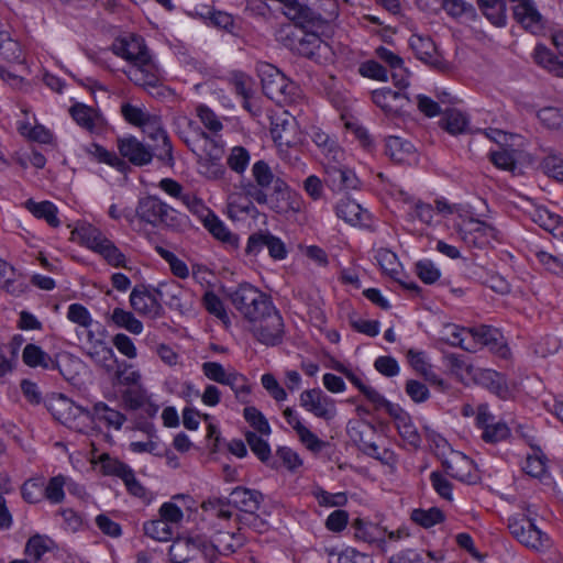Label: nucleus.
<instances>
[{"label": "nucleus", "mask_w": 563, "mask_h": 563, "mask_svg": "<svg viewBox=\"0 0 563 563\" xmlns=\"http://www.w3.org/2000/svg\"><path fill=\"white\" fill-rule=\"evenodd\" d=\"M533 220L545 231H549L556 235L555 231L559 230L563 223H561V218L549 211L548 209L540 208L534 211Z\"/></svg>", "instance_id": "nucleus-59"}, {"label": "nucleus", "mask_w": 563, "mask_h": 563, "mask_svg": "<svg viewBox=\"0 0 563 563\" xmlns=\"http://www.w3.org/2000/svg\"><path fill=\"white\" fill-rule=\"evenodd\" d=\"M277 40L291 52L309 59H319L325 44L316 33H305L297 25H286L278 32Z\"/></svg>", "instance_id": "nucleus-4"}, {"label": "nucleus", "mask_w": 563, "mask_h": 563, "mask_svg": "<svg viewBox=\"0 0 563 563\" xmlns=\"http://www.w3.org/2000/svg\"><path fill=\"white\" fill-rule=\"evenodd\" d=\"M114 53L130 62V65L142 62L151 56L144 38L135 34H130L115 44Z\"/></svg>", "instance_id": "nucleus-22"}, {"label": "nucleus", "mask_w": 563, "mask_h": 563, "mask_svg": "<svg viewBox=\"0 0 563 563\" xmlns=\"http://www.w3.org/2000/svg\"><path fill=\"white\" fill-rule=\"evenodd\" d=\"M514 16L525 30L532 34L541 33L544 27L543 16L532 0H523V2L517 3L514 7Z\"/></svg>", "instance_id": "nucleus-21"}, {"label": "nucleus", "mask_w": 563, "mask_h": 563, "mask_svg": "<svg viewBox=\"0 0 563 563\" xmlns=\"http://www.w3.org/2000/svg\"><path fill=\"white\" fill-rule=\"evenodd\" d=\"M340 163L341 161L336 163L333 159H328V163L324 166L325 185L332 191L356 189L360 181L355 173Z\"/></svg>", "instance_id": "nucleus-13"}, {"label": "nucleus", "mask_w": 563, "mask_h": 563, "mask_svg": "<svg viewBox=\"0 0 563 563\" xmlns=\"http://www.w3.org/2000/svg\"><path fill=\"white\" fill-rule=\"evenodd\" d=\"M229 298L247 322L256 321L257 316H263L274 305L266 294L249 283H242L232 289Z\"/></svg>", "instance_id": "nucleus-2"}, {"label": "nucleus", "mask_w": 563, "mask_h": 563, "mask_svg": "<svg viewBox=\"0 0 563 563\" xmlns=\"http://www.w3.org/2000/svg\"><path fill=\"white\" fill-rule=\"evenodd\" d=\"M250 159V152L245 147L234 146L227 158V164L231 170L242 175L246 170Z\"/></svg>", "instance_id": "nucleus-55"}, {"label": "nucleus", "mask_w": 563, "mask_h": 563, "mask_svg": "<svg viewBox=\"0 0 563 563\" xmlns=\"http://www.w3.org/2000/svg\"><path fill=\"white\" fill-rule=\"evenodd\" d=\"M476 426L482 429V439L486 443H497L506 440L510 435V429L503 421H495L488 406L482 404L477 407Z\"/></svg>", "instance_id": "nucleus-11"}, {"label": "nucleus", "mask_w": 563, "mask_h": 563, "mask_svg": "<svg viewBox=\"0 0 563 563\" xmlns=\"http://www.w3.org/2000/svg\"><path fill=\"white\" fill-rule=\"evenodd\" d=\"M76 410L91 422L103 423L107 428L120 430L126 417L119 410L110 408L106 402H96L92 409L75 406Z\"/></svg>", "instance_id": "nucleus-15"}, {"label": "nucleus", "mask_w": 563, "mask_h": 563, "mask_svg": "<svg viewBox=\"0 0 563 563\" xmlns=\"http://www.w3.org/2000/svg\"><path fill=\"white\" fill-rule=\"evenodd\" d=\"M90 153L99 163H104L118 170H123L125 167V162L122 158H120L114 152L108 151L99 144H92Z\"/></svg>", "instance_id": "nucleus-62"}, {"label": "nucleus", "mask_w": 563, "mask_h": 563, "mask_svg": "<svg viewBox=\"0 0 563 563\" xmlns=\"http://www.w3.org/2000/svg\"><path fill=\"white\" fill-rule=\"evenodd\" d=\"M203 306L206 310L220 319L223 323L229 324L230 318L224 308V305L220 297L216 295L213 291H207L202 298Z\"/></svg>", "instance_id": "nucleus-56"}, {"label": "nucleus", "mask_w": 563, "mask_h": 563, "mask_svg": "<svg viewBox=\"0 0 563 563\" xmlns=\"http://www.w3.org/2000/svg\"><path fill=\"white\" fill-rule=\"evenodd\" d=\"M0 58L10 63L21 58L20 44L5 31H0Z\"/></svg>", "instance_id": "nucleus-53"}, {"label": "nucleus", "mask_w": 563, "mask_h": 563, "mask_svg": "<svg viewBox=\"0 0 563 563\" xmlns=\"http://www.w3.org/2000/svg\"><path fill=\"white\" fill-rule=\"evenodd\" d=\"M111 321L118 327L125 329L132 334L139 335L143 332V323L130 311L122 308H114L111 314Z\"/></svg>", "instance_id": "nucleus-42"}, {"label": "nucleus", "mask_w": 563, "mask_h": 563, "mask_svg": "<svg viewBox=\"0 0 563 563\" xmlns=\"http://www.w3.org/2000/svg\"><path fill=\"white\" fill-rule=\"evenodd\" d=\"M300 406L313 416L331 420L336 415L334 400L323 394L320 388L303 390L300 394Z\"/></svg>", "instance_id": "nucleus-12"}, {"label": "nucleus", "mask_w": 563, "mask_h": 563, "mask_svg": "<svg viewBox=\"0 0 563 563\" xmlns=\"http://www.w3.org/2000/svg\"><path fill=\"white\" fill-rule=\"evenodd\" d=\"M313 143L322 150V153L328 159H333L339 163L343 158V151L338 143L330 137L329 134L319 128H313L311 132Z\"/></svg>", "instance_id": "nucleus-34"}, {"label": "nucleus", "mask_w": 563, "mask_h": 563, "mask_svg": "<svg viewBox=\"0 0 563 563\" xmlns=\"http://www.w3.org/2000/svg\"><path fill=\"white\" fill-rule=\"evenodd\" d=\"M68 483V477L58 474L51 477L47 482L44 479V499L53 505L62 504L65 500V487Z\"/></svg>", "instance_id": "nucleus-39"}, {"label": "nucleus", "mask_w": 563, "mask_h": 563, "mask_svg": "<svg viewBox=\"0 0 563 563\" xmlns=\"http://www.w3.org/2000/svg\"><path fill=\"white\" fill-rule=\"evenodd\" d=\"M25 208L35 218L45 220L51 227H59L60 221L57 218L58 209L53 202L48 200L36 202L29 199L25 201Z\"/></svg>", "instance_id": "nucleus-33"}, {"label": "nucleus", "mask_w": 563, "mask_h": 563, "mask_svg": "<svg viewBox=\"0 0 563 563\" xmlns=\"http://www.w3.org/2000/svg\"><path fill=\"white\" fill-rule=\"evenodd\" d=\"M202 224L217 240L232 247L239 246V238L227 228L224 222L214 212Z\"/></svg>", "instance_id": "nucleus-35"}, {"label": "nucleus", "mask_w": 563, "mask_h": 563, "mask_svg": "<svg viewBox=\"0 0 563 563\" xmlns=\"http://www.w3.org/2000/svg\"><path fill=\"white\" fill-rule=\"evenodd\" d=\"M498 336H500L499 332L489 325H479L470 329V342L476 344L489 346L494 349L497 344Z\"/></svg>", "instance_id": "nucleus-43"}, {"label": "nucleus", "mask_w": 563, "mask_h": 563, "mask_svg": "<svg viewBox=\"0 0 563 563\" xmlns=\"http://www.w3.org/2000/svg\"><path fill=\"white\" fill-rule=\"evenodd\" d=\"M295 119H285L282 122L277 120L271 131L274 141L279 145L290 146L295 142Z\"/></svg>", "instance_id": "nucleus-49"}, {"label": "nucleus", "mask_w": 563, "mask_h": 563, "mask_svg": "<svg viewBox=\"0 0 563 563\" xmlns=\"http://www.w3.org/2000/svg\"><path fill=\"white\" fill-rule=\"evenodd\" d=\"M243 417L246 422L261 434H271L272 430L267 419L256 407H245L243 410Z\"/></svg>", "instance_id": "nucleus-57"}, {"label": "nucleus", "mask_w": 563, "mask_h": 563, "mask_svg": "<svg viewBox=\"0 0 563 563\" xmlns=\"http://www.w3.org/2000/svg\"><path fill=\"white\" fill-rule=\"evenodd\" d=\"M214 150L216 154L212 157L205 159L202 163H200L201 167L205 168L203 175L208 179L212 180L221 179L225 174V168L220 163V155L222 153V150L217 146L214 147Z\"/></svg>", "instance_id": "nucleus-61"}, {"label": "nucleus", "mask_w": 563, "mask_h": 563, "mask_svg": "<svg viewBox=\"0 0 563 563\" xmlns=\"http://www.w3.org/2000/svg\"><path fill=\"white\" fill-rule=\"evenodd\" d=\"M102 256V258L113 267H125L126 257L125 255L117 247V245L110 240L106 239L99 249L95 252Z\"/></svg>", "instance_id": "nucleus-48"}, {"label": "nucleus", "mask_w": 563, "mask_h": 563, "mask_svg": "<svg viewBox=\"0 0 563 563\" xmlns=\"http://www.w3.org/2000/svg\"><path fill=\"white\" fill-rule=\"evenodd\" d=\"M53 541L43 536H34L31 537L25 545V553L34 560V562H37L41 560V558L49 551Z\"/></svg>", "instance_id": "nucleus-58"}, {"label": "nucleus", "mask_w": 563, "mask_h": 563, "mask_svg": "<svg viewBox=\"0 0 563 563\" xmlns=\"http://www.w3.org/2000/svg\"><path fill=\"white\" fill-rule=\"evenodd\" d=\"M228 217L232 220H240L244 216L255 217L257 209L247 195L231 194L228 197Z\"/></svg>", "instance_id": "nucleus-31"}, {"label": "nucleus", "mask_w": 563, "mask_h": 563, "mask_svg": "<svg viewBox=\"0 0 563 563\" xmlns=\"http://www.w3.org/2000/svg\"><path fill=\"white\" fill-rule=\"evenodd\" d=\"M386 154L396 163L405 162L413 152V145L399 136H388L385 144Z\"/></svg>", "instance_id": "nucleus-40"}, {"label": "nucleus", "mask_w": 563, "mask_h": 563, "mask_svg": "<svg viewBox=\"0 0 563 563\" xmlns=\"http://www.w3.org/2000/svg\"><path fill=\"white\" fill-rule=\"evenodd\" d=\"M155 292L162 299L166 298V303L172 309L184 312L189 308L188 303L184 300L186 291L176 282L159 283L155 288Z\"/></svg>", "instance_id": "nucleus-27"}, {"label": "nucleus", "mask_w": 563, "mask_h": 563, "mask_svg": "<svg viewBox=\"0 0 563 563\" xmlns=\"http://www.w3.org/2000/svg\"><path fill=\"white\" fill-rule=\"evenodd\" d=\"M442 7L452 18H473L475 15L474 7L465 0H442Z\"/></svg>", "instance_id": "nucleus-60"}, {"label": "nucleus", "mask_w": 563, "mask_h": 563, "mask_svg": "<svg viewBox=\"0 0 563 563\" xmlns=\"http://www.w3.org/2000/svg\"><path fill=\"white\" fill-rule=\"evenodd\" d=\"M296 196V192L290 189L284 179L277 178L275 186H273V192L268 195L269 203L267 206L279 214L298 211L299 205L294 199Z\"/></svg>", "instance_id": "nucleus-17"}, {"label": "nucleus", "mask_w": 563, "mask_h": 563, "mask_svg": "<svg viewBox=\"0 0 563 563\" xmlns=\"http://www.w3.org/2000/svg\"><path fill=\"white\" fill-rule=\"evenodd\" d=\"M157 297L155 290L152 292L145 286H136L130 294V305L139 314L156 319L163 314Z\"/></svg>", "instance_id": "nucleus-16"}, {"label": "nucleus", "mask_w": 563, "mask_h": 563, "mask_svg": "<svg viewBox=\"0 0 563 563\" xmlns=\"http://www.w3.org/2000/svg\"><path fill=\"white\" fill-rule=\"evenodd\" d=\"M76 232L80 242L93 252H96L99 249V245H101L107 239L100 229L91 224L80 225L76 229Z\"/></svg>", "instance_id": "nucleus-46"}, {"label": "nucleus", "mask_w": 563, "mask_h": 563, "mask_svg": "<svg viewBox=\"0 0 563 563\" xmlns=\"http://www.w3.org/2000/svg\"><path fill=\"white\" fill-rule=\"evenodd\" d=\"M87 355L107 372H112L117 364V356L112 347L108 346L103 341L97 340L87 351Z\"/></svg>", "instance_id": "nucleus-32"}, {"label": "nucleus", "mask_w": 563, "mask_h": 563, "mask_svg": "<svg viewBox=\"0 0 563 563\" xmlns=\"http://www.w3.org/2000/svg\"><path fill=\"white\" fill-rule=\"evenodd\" d=\"M476 379L500 398H506L509 395L506 377L494 369H479L476 374Z\"/></svg>", "instance_id": "nucleus-30"}, {"label": "nucleus", "mask_w": 563, "mask_h": 563, "mask_svg": "<svg viewBox=\"0 0 563 563\" xmlns=\"http://www.w3.org/2000/svg\"><path fill=\"white\" fill-rule=\"evenodd\" d=\"M552 44L560 56L563 57V30H555L551 34ZM534 62L550 74L563 78V59L555 55L543 44H538L533 49Z\"/></svg>", "instance_id": "nucleus-9"}, {"label": "nucleus", "mask_w": 563, "mask_h": 563, "mask_svg": "<svg viewBox=\"0 0 563 563\" xmlns=\"http://www.w3.org/2000/svg\"><path fill=\"white\" fill-rule=\"evenodd\" d=\"M100 461L106 475L117 476L122 481L126 477L128 472L132 471L128 464L117 459H111L108 454H103Z\"/></svg>", "instance_id": "nucleus-64"}, {"label": "nucleus", "mask_w": 563, "mask_h": 563, "mask_svg": "<svg viewBox=\"0 0 563 563\" xmlns=\"http://www.w3.org/2000/svg\"><path fill=\"white\" fill-rule=\"evenodd\" d=\"M439 125L451 135L470 132V119L460 110L449 109L442 113Z\"/></svg>", "instance_id": "nucleus-29"}, {"label": "nucleus", "mask_w": 563, "mask_h": 563, "mask_svg": "<svg viewBox=\"0 0 563 563\" xmlns=\"http://www.w3.org/2000/svg\"><path fill=\"white\" fill-rule=\"evenodd\" d=\"M442 466L448 475L460 482H474L473 461L461 452L451 451L450 456L443 459Z\"/></svg>", "instance_id": "nucleus-19"}, {"label": "nucleus", "mask_w": 563, "mask_h": 563, "mask_svg": "<svg viewBox=\"0 0 563 563\" xmlns=\"http://www.w3.org/2000/svg\"><path fill=\"white\" fill-rule=\"evenodd\" d=\"M222 385L229 386L234 391L235 397L240 402H249L251 386L247 383V378L243 374L238 372H230Z\"/></svg>", "instance_id": "nucleus-45"}, {"label": "nucleus", "mask_w": 563, "mask_h": 563, "mask_svg": "<svg viewBox=\"0 0 563 563\" xmlns=\"http://www.w3.org/2000/svg\"><path fill=\"white\" fill-rule=\"evenodd\" d=\"M409 45L416 57L421 62L437 69L443 67L442 57L438 53L437 46L430 36L412 34L409 38Z\"/></svg>", "instance_id": "nucleus-20"}, {"label": "nucleus", "mask_w": 563, "mask_h": 563, "mask_svg": "<svg viewBox=\"0 0 563 563\" xmlns=\"http://www.w3.org/2000/svg\"><path fill=\"white\" fill-rule=\"evenodd\" d=\"M44 477H32L25 481L21 487V495L29 504H38L44 499Z\"/></svg>", "instance_id": "nucleus-47"}, {"label": "nucleus", "mask_w": 563, "mask_h": 563, "mask_svg": "<svg viewBox=\"0 0 563 563\" xmlns=\"http://www.w3.org/2000/svg\"><path fill=\"white\" fill-rule=\"evenodd\" d=\"M263 499L261 492L243 486L235 487L229 495V504L249 514H255L260 509Z\"/></svg>", "instance_id": "nucleus-25"}, {"label": "nucleus", "mask_w": 563, "mask_h": 563, "mask_svg": "<svg viewBox=\"0 0 563 563\" xmlns=\"http://www.w3.org/2000/svg\"><path fill=\"white\" fill-rule=\"evenodd\" d=\"M373 102L379 107L386 114H398L409 99L400 91H395L388 87L376 89L372 92Z\"/></svg>", "instance_id": "nucleus-24"}, {"label": "nucleus", "mask_w": 563, "mask_h": 563, "mask_svg": "<svg viewBox=\"0 0 563 563\" xmlns=\"http://www.w3.org/2000/svg\"><path fill=\"white\" fill-rule=\"evenodd\" d=\"M145 536L161 542L169 541L173 537V528L165 520L156 519L143 525Z\"/></svg>", "instance_id": "nucleus-51"}, {"label": "nucleus", "mask_w": 563, "mask_h": 563, "mask_svg": "<svg viewBox=\"0 0 563 563\" xmlns=\"http://www.w3.org/2000/svg\"><path fill=\"white\" fill-rule=\"evenodd\" d=\"M335 214L346 223L356 225L363 222L365 212L356 201L345 197L335 205Z\"/></svg>", "instance_id": "nucleus-36"}, {"label": "nucleus", "mask_w": 563, "mask_h": 563, "mask_svg": "<svg viewBox=\"0 0 563 563\" xmlns=\"http://www.w3.org/2000/svg\"><path fill=\"white\" fill-rule=\"evenodd\" d=\"M257 73L264 93L277 103L291 102L298 87L290 81L277 67L269 63H260Z\"/></svg>", "instance_id": "nucleus-3"}, {"label": "nucleus", "mask_w": 563, "mask_h": 563, "mask_svg": "<svg viewBox=\"0 0 563 563\" xmlns=\"http://www.w3.org/2000/svg\"><path fill=\"white\" fill-rule=\"evenodd\" d=\"M190 542L194 549L199 550L207 559L212 560L217 554L229 555L242 545L241 537L232 532H218L212 540L195 536Z\"/></svg>", "instance_id": "nucleus-8"}, {"label": "nucleus", "mask_w": 563, "mask_h": 563, "mask_svg": "<svg viewBox=\"0 0 563 563\" xmlns=\"http://www.w3.org/2000/svg\"><path fill=\"white\" fill-rule=\"evenodd\" d=\"M375 54L378 59L389 66L395 86L399 89L407 88L409 86V71L404 66V59L385 46H378Z\"/></svg>", "instance_id": "nucleus-23"}, {"label": "nucleus", "mask_w": 563, "mask_h": 563, "mask_svg": "<svg viewBox=\"0 0 563 563\" xmlns=\"http://www.w3.org/2000/svg\"><path fill=\"white\" fill-rule=\"evenodd\" d=\"M135 217L153 229L178 232L187 227L188 218L155 195L140 198Z\"/></svg>", "instance_id": "nucleus-1"}, {"label": "nucleus", "mask_w": 563, "mask_h": 563, "mask_svg": "<svg viewBox=\"0 0 563 563\" xmlns=\"http://www.w3.org/2000/svg\"><path fill=\"white\" fill-rule=\"evenodd\" d=\"M0 288L11 296L19 297L27 291L29 284L26 278L13 267L12 275L1 283Z\"/></svg>", "instance_id": "nucleus-54"}, {"label": "nucleus", "mask_w": 563, "mask_h": 563, "mask_svg": "<svg viewBox=\"0 0 563 563\" xmlns=\"http://www.w3.org/2000/svg\"><path fill=\"white\" fill-rule=\"evenodd\" d=\"M410 518L417 525L428 529L442 522L445 516L440 508L431 507L429 509H413Z\"/></svg>", "instance_id": "nucleus-44"}, {"label": "nucleus", "mask_w": 563, "mask_h": 563, "mask_svg": "<svg viewBox=\"0 0 563 563\" xmlns=\"http://www.w3.org/2000/svg\"><path fill=\"white\" fill-rule=\"evenodd\" d=\"M508 529L521 544L534 551L543 552L551 548L550 537L540 530L529 518L510 517Z\"/></svg>", "instance_id": "nucleus-6"}, {"label": "nucleus", "mask_w": 563, "mask_h": 563, "mask_svg": "<svg viewBox=\"0 0 563 563\" xmlns=\"http://www.w3.org/2000/svg\"><path fill=\"white\" fill-rule=\"evenodd\" d=\"M252 176L254 178V185H257L261 188H268L271 186H275V183L278 177H275L274 173L269 165L261 159L253 164L252 166Z\"/></svg>", "instance_id": "nucleus-52"}, {"label": "nucleus", "mask_w": 563, "mask_h": 563, "mask_svg": "<svg viewBox=\"0 0 563 563\" xmlns=\"http://www.w3.org/2000/svg\"><path fill=\"white\" fill-rule=\"evenodd\" d=\"M354 537L366 543L384 542L387 530L377 523L357 518L352 522Z\"/></svg>", "instance_id": "nucleus-28"}, {"label": "nucleus", "mask_w": 563, "mask_h": 563, "mask_svg": "<svg viewBox=\"0 0 563 563\" xmlns=\"http://www.w3.org/2000/svg\"><path fill=\"white\" fill-rule=\"evenodd\" d=\"M23 362L30 367L55 368L54 360L35 344H26L22 353Z\"/></svg>", "instance_id": "nucleus-37"}, {"label": "nucleus", "mask_w": 563, "mask_h": 563, "mask_svg": "<svg viewBox=\"0 0 563 563\" xmlns=\"http://www.w3.org/2000/svg\"><path fill=\"white\" fill-rule=\"evenodd\" d=\"M69 112L78 125L90 132L96 130L99 114L93 108L84 103H76L70 108Z\"/></svg>", "instance_id": "nucleus-38"}, {"label": "nucleus", "mask_w": 563, "mask_h": 563, "mask_svg": "<svg viewBox=\"0 0 563 563\" xmlns=\"http://www.w3.org/2000/svg\"><path fill=\"white\" fill-rule=\"evenodd\" d=\"M446 330V341L454 346H460L461 349L474 352L475 346L470 342V329L459 327L456 324H448L445 327Z\"/></svg>", "instance_id": "nucleus-50"}, {"label": "nucleus", "mask_w": 563, "mask_h": 563, "mask_svg": "<svg viewBox=\"0 0 563 563\" xmlns=\"http://www.w3.org/2000/svg\"><path fill=\"white\" fill-rule=\"evenodd\" d=\"M121 115L131 125L142 129L150 136L162 128L158 115L150 113L144 107H137L130 102L121 106Z\"/></svg>", "instance_id": "nucleus-14"}, {"label": "nucleus", "mask_w": 563, "mask_h": 563, "mask_svg": "<svg viewBox=\"0 0 563 563\" xmlns=\"http://www.w3.org/2000/svg\"><path fill=\"white\" fill-rule=\"evenodd\" d=\"M249 330L254 339L266 346L282 344L285 335V324L282 314L273 305L256 321L249 322Z\"/></svg>", "instance_id": "nucleus-5"}, {"label": "nucleus", "mask_w": 563, "mask_h": 563, "mask_svg": "<svg viewBox=\"0 0 563 563\" xmlns=\"http://www.w3.org/2000/svg\"><path fill=\"white\" fill-rule=\"evenodd\" d=\"M375 257L380 268L393 278H396L399 274L398 268L400 266L397 255L389 250L380 249L377 251Z\"/></svg>", "instance_id": "nucleus-63"}, {"label": "nucleus", "mask_w": 563, "mask_h": 563, "mask_svg": "<svg viewBox=\"0 0 563 563\" xmlns=\"http://www.w3.org/2000/svg\"><path fill=\"white\" fill-rule=\"evenodd\" d=\"M125 75L133 84L150 92L152 89L163 86V75L153 60L152 55L142 62L130 65L125 70Z\"/></svg>", "instance_id": "nucleus-10"}, {"label": "nucleus", "mask_w": 563, "mask_h": 563, "mask_svg": "<svg viewBox=\"0 0 563 563\" xmlns=\"http://www.w3.org/2000/svg\"><path fill=\"white\" fill-rule=\"evenodd\" d=\"M456 232L468 247L478 250L488 247L498 234L493 225L474 218L462 219L456 224Z\"/></svg>", "instance_id": "nucleus-7"}, {"label": "nucleus", "mask_w": 563, "mask_h": 563, "mask_svg": "<svg viewBox=\"0 0 563 563\" xmlns=\"http://www.w3.org/2000/svg\"><path fill=\"white\" fill-rule=\"evenodd\" d=\"M484 15L496 26L506 24V3L504 0H478Z\"/></svg>", "instance_id": "nucleus-41"}, {"label": "nucleus", "mask_w": 563, "mask_h": 563, "mask_svg": "<svg viewBox=\"0 0 563 563\" xmlns=\"http://www.w3.org/2000/svg\"><path fill=\"white\" fill-rule=\"evenodd\" d=\"M389 416L394 419L401 439L415 449L419 448L421 444V437L409 413L396 406L394 410L389 412Z\"/></svg>", "instance_id": "nucleus-26"}, {"label": "nucleus", "mask_w": 563, "mask_h": 563, "mask_svg": "<svg viewBox=\"0 0 563 563\" xmlns=\"http://www.w3.org/2000/svg\"><path fill=\"white\" fill-rule=\"evenodd\" d=\"M117 145L120 155L135 166L147 165L152 162L153 153L150 147L134 136L119 137Z\"/></svg>", "instance_id": "nucleus-18"}]
</instances>
